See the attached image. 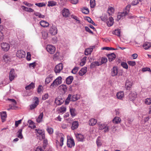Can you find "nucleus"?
Segmentation results:
<instances>
[{
  "mask_svg": "<svg viewBox=\"0 0 151 151\" xmlns=\"http://www.w3.org/2000/svg\"><path fill=\"white\" fill-rule=\"evenodd\" d=\"M108 12L109 14H110L111 12H113L114 11V9L113 7H111L110 8H109L108 9Z\"/></svg>",
  "mask_w": 151,
  "mask_h": 151,
  "instance_id": "338daca9",
  "label": "nucleus"
},
{
  "mask_svg": "<svg viewBox=\"0 0 151 151\" xmlns=\"http://www.w3.org/2000/svg\"><path fill=\"white\" fill-rule=\"evenodd\" d=\"M131 6V5H128L126 6L125 9L124 11L123 12L119 13L122 17H124L129 13Z\"/></svg>",
  "mask_w": 151,
  "mask_h": 151,
  "instance_id": "7ed1b4c3",
  "label": "nucleus"
},
{
  "mask_svg": "<svg viewBox=\"0 0 151 151\" xmlns=\"http://www.w3.org/2000/svg\"><path fill=\"white\" fill-rule=\"evenodd\" d=\"M21 8L23 10L27 12H34V10L31 8H28L24 6H22Z\"/></svg>",
  "mask_w": 151,
  "mask_h": 151,
  "instance_id": "b1692460",
  "label": "nucleus"
},
{
  "mask_svg": "<svg viewBox=\"0 0 151 151\" xmlns=\"http://www.w3.org/2000/svg\"><path fill=\"white\" fill-rule=\"evenodd\" d=\"M63 68V64L60 63L56 66L55 68V72L56 73H59Z\"/></svg>",
  "mask_w": 151,
  "mask_h": 151,
  "instance_id": "6e6552de",
  "label": "nucleus"
},
{
  "mask_svg": "<svg viewBox=\"0 0 151 151\" xmlns=\"http://www.w3.org/2000/svg\"><path fill=\"white\" fill-rule=\"evenodd\" d=\"M99 129L100 130H102L105 127L106 125L104 124H99Z\"/></svg>",
  "mask_w": 151,
  "mask_h": 151,
  "instance_id": "a18cd8bd",
  "label": "nucleus"
},
{
  "mask_svg": "<svg viewBox=\"0 0 151 151\" xmlns=\"http://www.w3.org/2000/svg\"><path fill=\"white\" fill-rule=\"evenodd\" d=\"M127 63L129 65L132 66H134L136 65V62L135 61H129Z\"/></svg>",
  "mask_w": 151,
  "mask_h": 151,
  "instance_id": "bf43d9fd",
  "label": "nucleus"
},
{
  "mask_svg": "<svg viewBox=\"0 0 151 151\" xmlns=\"http://www.w3.org/2000/svg\"><path fill=\"white\" fill-rule=\"evenodd\" d=\"M73 76H70L68 77L66 79V83L68 84H70L73 81Z\"/></svg>",
  "mask_w": 151,
  "mask_h": 151,
  "instance_id": "393cba45",
  "label": "nucleus"
},
{
  "mask_svg": "<svg viewBox=\"0 0 151 151\" xmlns=\"http://www.w3.org/2000/svg\"><path fill=\"white\" fill-rule=\"evenodd\" d=\"M87 68L86 67L82 68L79 72V74L81 76L83 75L87 71Z\"/></svg>",
  "mask_w": 151,
  "mask_h": 151,
  "instance_id": "4be33fe9",
  "label": "nucleus"
},
{
  "mask_svg": "<svg viewBox=\"0 0 151 151\" xmlns=\"http://www.w3.org/2000/svg\"><path fill=\"white\" fill-rule=\"evenodd\" d=\"M34 104H38L39 102V99L37 97H35L33 99Z\"/></svg>",
  "mask_w": 151,
  "mask_h": 151,
  "instance_id": "680f3d73",
  "label": "nucleus"
},
{
  "mask_svg": "<svg viewBox=\"0 0 151 151\" xmlns=\"http://www.w3.org/2000/svg\"><path fill=\"white\" fill-rule=\"evenodd\" d=\"M43 116V112L41 113L36 119L37 122L38 123H40L42 122Z\"/></svg>",
  "mask_w": 151,
  "mask_h": 151,
  "instance_id": "2f4dec72",
  "label": "nucleus"
},
{
  "mask_svg": "<svg viewBox=\"0 0 151 151\" xmlns=\"http://www.w3.org/2000/svg\"><path fill=\"white\" fill-rule=\"evenodd\" d=\"M95 47V46H93L92 48H88L86 49L85 51V54L87 55L90 54L92 51L93 48Z\"/></svg>",
  "mask_w": 151,
  "mask_h": 151,
  "instance_id": "aec40b11",
  "label": "nucleus"
},
{
  "mask_svg": "<svg viewBox=\"0 0 151 151\" xmlns=\"http://www.w3.org/2000/svg\"><path fill=\"white\" fill-rule=\"evenodd\" d=\"M67 144L68 147L70 148H71L72 147L74 146L75 143L73 139L71 138L68 139Z\"/></svg>",
  "mask_w": 151,
  "mask_h": 151,
  "instance_id": "1a4fd4ad",
  "label": "nucleus"
},
{
  "mask_svg": "<svg viewBox=\"0 0 151 151\" xmlns=\"http://www.w3.org/2000/svg\"><path fill=\"white\" fill-rule=\"evenodd\" d=\"M143 46L145 49L147 50L151 47V42H145Z\"/></svg>",
  "mask_w": 151,
  "mask_h": 151,
  "instance_id": "cd10ccee",
  "label": "nucleus"
},
{
  "mask_svg": "<svg viewBox=\"0 0 151 151\" xmlns=\"http://www.w3.org/2000/svg\"><path fill=\"white\" fill-rule=\"evenodd\" d=\"M118 73V68L117 66H114L111 69V75L114 77L117 75Z\"/></svg>",
  "mask_w": 151,
  "mask_h": 151,
  "instance_id": "423d86ee",
  "label": "nucleus"
},
{
  "mask_svg": "<svg viewBox=\"0 0 151 151\" xmlns=\"http://www.w3.org/2000/svg\"><path fill=\"white\" fill-rule=\"evenodd\" d=\"M96 143L98 146H100L101 145L102 142L100 137H98L96 141Z\"/></svg>",
  "mask_w": 151,
  "mask_h": 151,
  "instance_id": "a19ab883",
  "label": "nucleus"
},
{
  "mask_svg": "<svg viewBox=\"0 0 151 151\" xmlns=\"http://www.w3.org/2000/svg\"><path fill=\"white\" fill-rule=\"evenodd\" d=\"M82 12L85 14H88L89 13V9L86 7H83L81 9Z\"/></svg>",
  "mask_w": 151,
  "mask_h": 151,
  "instance_id": "58836bf2",
  "label": "nucleus"
},
{
  "mask_svg": "<svg viewBox=\"0 0 151 151\" xmlns=\"http://www.w3.org/2000/svg\"><path fill=\"white\" fill-rule=\"evenodd\" d=\"M71 17L73 19L76 20L78 21V23L79 24L80 23V21L79 20L77 16L73 15H72L71 16Z\"/></svg>",
  "mask_w": 151,
  "mask_h": 151,
  "instance_id": "0e129e2a",
  "label": "nucleus"
},
{
  "mask_svg": "<svg viewBox=\"0 0 151 151\" xmlns=\"http://www.w3.org/2000/svg\"><path fill=\"white\" fill-rule=\"evenodd\" d=\"M38 104H30L29 106V109L31 110H32L36 107Z\"/></svg>",
  "mask_w": 151,
  "mask_h": 151,
  "instance_id": "13d9d810",
  "label": "nucleus"
},
{
  "mask_svg": "<svg viewBox=\"0 0 151 151\" xmlns=\"http://www.w3.org/2000/svg\"><path fill=\"white\" fill-rule=\"evenodd\" d=\"M62 78L61 76H59L55 79L53 83L51 84L50 87L52 88L54 86H57L62 83Z\"/></svg>",
  "mask_w": 151,
  "mask_h": 151,
  "instance_id": "f257e3e1",
  "label": "nucleus"
},
{
  "mask_svg": "<svg viewBox=\"0 0 151 151\" xmlns=\"http://www.w3.org/2000/svg\"><path fill=\"white\" fill-rule=\"evenodd\" d=\"M47 132L50 134H52L53 132V129L51 127H48L47 129Z\"/></svg>",
  "mask_w": 151,
  "mask_h": 151,
  "instance_id": "09e8293b",
  "label": "nucleus"
},
{
  "mask_svg": "<svg viewBox=\"0 0 151 151\" xmlns=\"http://www.w3.org/2000/svg\"><path fill=\"white\" fill-rule=\"evenodd\" d=\"M35 5L39 7H42L43 6H45V4L44 3H36Z\"/></svg>",
  "mask_w": 151,
  "mask_h": 151,
  "instance_id": "69168bd1",
  "label": "nucleus"
},
{
  "mask_svg": "<svg viewBox=\"0 0 151 151\" xmlns=\"http://www.w3.org/2000/svg\"><path fill=\"white\" fill-rule=\"evenodd\" d=\"M121 65L124 68L127 69L128 68V65L125 62H122L121 63Z\"/></svg>",
  "mask_w": 151,
  "mask_h": 151,
  "instance_id": "8fccbe9b",
  "label": "nucleus"
},
{
  "mask_svg": "<svg viewBox=\"0 0 151 151\" xmlns=\"http://www.w3.org/2000/svg\"><path fill=\"white\" fill-rule=\"evenodd\" d=\"M53 77L52 74H50L48 75L46 78L45 81V84H48L52 80Z\"/></svg>",
  "mask_w": 151,
  "mask_h": 151,
  "instance_id": "dca6fc26",
  "label": "nucleus"
},
{
  "mask_svg": "<svg viewBox=\"0 0 151 151\" xmlns=\"http://www.w3.org/2000/svg\"><path fill=\"white\" fill-rule=\"evenodd\" d=\"M28 123L29 124L31 125L29 127L31 128H35L36 127V126L34 124V122L33 121L30 120H28Z\"/></svg>",
  "mask_w": 151,
  "mask_h": 151,
  "instance_id": "37998d69",
  "label": "nucleus"
},
{
  "mask_svg": "<svg viewBox=\"0 0 151 151\" xmlns=\"http://www.w3.org/2000/svg\"><path fill=\"white\" fill-rule=\"evenodd\" d=\"M80 96L79 95H74L72 97L71 96V101H74L78 100Z\"/></svg>",
  "mask_w": 151,
  "mask_h": 151,
  "instance_id": "7c9ffc66",
  "label": "nucleus"
},
{
  "mask_svg": "<svg viewBox=\"0 0 151 151\" xmlns=\"http://www.w3.org/2000/svg\"><path fill=\"white\" fill-rule=\"evenodd\" d=\"M90 6L91 8H93L96 5L95 0H90Z\"/></svg>",
  "mask_w": 151,
  "mask_h": 151,
  "instance_id": "49530a36",
  "label": "nucleus"
},
{
  "mask_svg": "<svg viewBox=\"0 0 151 151\" xmlns=\"http://www.w3.org/2000/svg\"><path fill=\"white\" fill-rule=\"evenodd\" d=\"M137 93L135 91H131L128 95V98L129 100L133 101L137 97Z\"/></svg>",
  "mask_w": 151,
  "mask_h": 151,
  "instance_id": "39448f33",
  "label": "nucleus"
},
{
  "mask_svg": "<svg viewBox=\"0 0 151 151\" xmlns=\"http://www.w3.org/2000/svg\"><path fill=\"white\" fill-rule=\"evenodd\" d=\"M22 119H20L15 122V127H17L18 126L19 124L21 123Z\"/></svg>",
  "mask_w": 151,
  "mask_h": 151,
  "instance_id": "e2e57ef3",
  "label": "nucleus"
},
{
  "mask_svg": "<svg viewBox=\"0 0 151 151\" xmlns=\"http://www.w3.org/2000/svg\"><path fill=\"white\" fill-rule=\"evenodd\" d=\"M17 76L14 69H12L10 71L9 75V79L11 81H12Z\"/></svg>",
  "mask_w": 151,
  "mask_h": 151,
  "instance_id": "f03ea898",
  "label": "nucleus"
},
{
  "mask_svg": "<svg viewBox=\"0 0 151 151\" xmlns=\"http://www.w3.org/2000/svg\"><path fill=\"white\" fill-rule=\"evenodd\" d=\"M97 123V120L94 119H91L89 121V124L90 126H94Z\"/></svg>",
  "mask_w": 151,
  "mask_h": 151,
  "instance_id": "c85d7f7f",
  "label": "nucleus"
},
{
  "mask_svg": "<svg viewBox=\"0 0 151 151\" xmlns=\"http://www.w3.org/2000/svg\"><path fill=\"white\" fill-rule=\"evenodd\" d=\"M78 68L77 67H74L71 71L72 73L75 74L78 71Z\"/></svg>",
  "mask_w": 151,
  "mask_h": 151,
  "instance_id": "5fc2aeb1",
  "label": "nucleus"
},
{
  "mask_svg": "<svg viewBox=\"0 0 151 151\" xmlns=\"http://www.w3.org/2000/svg\"><path fill=\"white\" fill-rule=\"evenodd\" d=\"M34 14L36 16L40 18H44L45 17L44 15H42L38 12H35Z\"/></svg>",
  "mask_w": 151,
  "mask_h": 151,
  "instance_id": "c03bdc74",
  "label": "nucleus"
},
{
  "mask_svg": "<svg viewBox=\"0 0 151 151\" xmlns=\"http://www.w3.org/2000/svg\"><path fill=\"white\" fill-rule=\"evenodd\" d=\"M121 121V119L119 117H115L113 120V122L115 124H118Z\"/></svg>",
  "mask_w": 151,
  "mask_h": 151,
  "instance_id": "c756f323",
  "label": "nucleus"
},
{
  "mask_svg": "<svg viewBox=\"0 0 151 151\" xmlns=\"http://www.w3.org/2000/svg\"><path fill=\"white\" fill-rule=\"evenodd\" d=\"M142 70L143 72H145L147 71L151 72V70H150V68L147 67L143 68L142 69Z\"/></svg>",
  "mask_w": 151,
  "mask_h": 151,
  "instance_id": "774afa93",
  "label": "nucleus"
},
{
  "mask_svg": "<svg viewBox=\"0 0 151 151\" xmlns=\"http://www.w3.org/2000/svg\"><path fill=\"white\" fill-rule=\"evenodd\" d=\"M60 87L64 92L66 91L67 90V88L66 85L62 84L60 86Z\"/></svg>",
  "mask_w": 151,
  "mask_h": 151,
  "instance_id": "3c124183",
  "label": "nucleus"
},
{
  "mask_svg": "<svg viewBox=\"0 0 151 151\" xmlns=\"http://www.w3.org/2000/svg\"><path fill=\"white\" fill-rule=\"evenodd\" d=\"M132 85V83L129 80H126L125 85V88L127 90H130Z\"/></svg>",
  "mask_w": 151,
  "mask_h": 151,
  "instance_id": "f8f14e48",
  "label": "nucleus"
},
{
  "mask_svg": "<svg viewBox=\"0 0 151 151\" xmlns=\"http://www.w3.org/2000/svg\"><path fill=\"white\" fill-rule=\"evenodd\" d=\"M107 24L109 27H110L113 24V19L112 17L109 18V20L107 22Z\"/></svg>",
  "mask_w": 151,
  "mask_h": 151,
  "instance_id": "72a5a7b5",
  "label": "nucleus"
},
{
  "mask_svg": "<svg viewBox=\"0 0 151 151\" xmlns=\"http://www.w3.org/2000/svg\"><path fill=\"white\" fill-rule=\"evenodd\" d=\"M1 47L2 49L5 51H8L10 48L9 45L6 42H3L1 44Z\"/></svg>",
  "mask_w": 151,
  "mask_h": 151,
  "instance_id": "9d476101",
  "label": "nucleus"
},
{
  "mask_svg": "<svg viewBox=\"0 0 151 151\" xmlns=\"http://www.w3.org/2000/svg\"><path fill=\"white\" fill-rule=\"evenodd\" d=\"M16 55L19 58H24L25 55V52L23 50H20L17 51Z\"/></svg>",
  "mask_w": 151,
  "mask_h": 151,
  "instance_id": "0eeeda50",
  "label": "nucleus"
},
{
  "mask_svg": "<svg viewBox=\"0 0 151 151\" xmlns=\"http://www.w3.org/2000/svg\"><path fill=\"white\" fill-rule=\"evenodd\" d=\"M17 104H9V108H7L8 110H9L11 109L16 110L19 109L20 107L17 106Z\"/></svg>",
  "mask_w": 151,
  "mask_h": 151,
  "instance_id": "a211bd4d",
  "label": "nucleus"
},
{
  "mask_svg": "<svg viewBox=\"0 0 151 151\" xmlns=\"http://www.w3.org/2000/svg\"><path fill=\"white\" fill-rule=\"evenodd\" d=\"M35 87V84L33 83H31L25 87V88L27 90H29L32 88H33Z\"/></svg>",
  "mask_w": 151,
  "mask_h": 151,
  "instance_id": "473e14b6",
  "label": "nucleus"
},
{
  "mask_svg": "<svg viewBox=\"0 0 151 151\" xmlns=\"http://www.w3.org/2000/svg\"><path fill=\"white\" fill-rule=\"evenodd\" d=\"M47 50L51 54H53L55 50V48L53 45H47L46 48Z\"/></svg>",
  "mask_w": 151,
  "mask_h": 151,
  "instance_id": "20e7f679",
  "label": "nucleus"
},
{
  "mask_svg": "<svg viewBox=\"0 0 151 151\" xmlns=\"http://www.w3.org/2000/svg\"><path fill=\"white\" fill-rule=\"evenodd\" d=\"M116 96L118 99H121L124 96V92L121 91L118 92L116 94Z\"/></svg>",
  "mask_w": 151,
  "mask_h": 151,
  "instance_id": "5701e85b",
  "label": "nucleus"
},
{
  "mask_svg": "<svg viewBox=\"0 0 151 151\" xmlns=\"http://www.w3.org/2000/svg\"><path fill=\"white\" fill-rule=\"evenodd\" d=\"M107 61V58L105 57H102L101 59V64L106 63Z\"/></svg>",
  "mask_w": 151,
  "mask_h": 151,
  "instance_id": "603ef678",
  "label": "nucleus"
},
{
  "mask_svg": "<svg viewBox=\"0 0 151 151\" xmlns=\"http://www.w3.org/2000/svg\"><path fill=\"white\" fill-rule=\"evenodd\" d=\"M49 32L52 35H55L57 32V29L55 26L52 25L49 30Z\"/></svg>",
  "mask_w": 151,
  "mask_h": 151,
  "instance_id": "9b49d317",
  "label": "nucleus"
},
{
  "mask_svg": "<svg viewBox=\"0 0 151 151\" xmlns=\"http://www.w3.org/2000/svg\"><path fill=\"white\" fill-rule=\"evenodd\" d=\"M40 23L42 27H47L49 25V24L48 22L43 20L41 21Z\"/></svg>",
  "mask_w": 151,
  "mask_h": 151,
  "instance_id": "a878e982",
  "label": "nucleus"
},
{
  "mask_svg": "<svg viewBox=\"0 0 151 151\" xmlns=\"http://www.w3.org/2000/svg\"><path fill=\"white\" fill-rule=\"evenodd\" d=\"M107 56L108 57L109 61L110 62L112 61L116 58L115 54L114 53H112L111 54H109L107 55Z\"/></svg>",
  "mask_w": 151,
  "mask_h": 151,
  "instance_id": "f3484780",
  "label": "nucleus"
},
{
  "mask_svg": "<svg viewBox=\"0 0 151 151\" xmlns=\"http://www.w3.org/2000/svg\"><path fill=\"white\" fill-rule=\"evenodd\" d=\"M67 0H60V4L61 6H63L65 5L67 1Z\"/></svg>",
  "mask_w": 151,
  "mask_h": 151,
  "instance_id": "052dcab7",
  "label": "nucleus"
},
{
  "mask_svg": "<svg viewBox=\"0 0 151 151\" xmlns=\"http://www.w3.org/2000/svg\"><path fill=\"white\" fill-rule=\"evenodd\" d=\"M56 3L53 1H50L48 2L47 6H52L56 5Z\"/></svg>",
  "mask_w": 151,
  "mask_h": 151,
  "instance_id": "ea45409f",
  "label": "nucleus"
},
{
  "mask_svg": "<svg viewBox=\"0 0 151 151\" xmlns=\"http://www.w3.org/2000/svg\"><path fill=\"white\" fill-rule=\"evenodd\" d=\"M7 101H9V103H13L14 104H17L16 101L13 99H8Z\"/></svg>",
  "mask_w": 151,
  "mask_h": 151,
  "instance_id": "4d7b16f0",
  "label": "nucleus"
},
{
  "mask_svg": "<svg viewBox=\"0 0 151 151\" xmlns=\"http://www.w3.org/2000/svg\"><path fill=\"white\" fill-rule=\"evenodd\" d=\"M113 34L117 36H119L120 35V31L119 29H115L114 31L113 32Z\"/></svg>",
  "mask_w": 151,
  "mask_h": 151,
  "instance_id": "de8ad7c7",
  "label": "nucleus"
},
{
  "mask_svg": "<svg viewBox=\"0 0 151 151\" xmlns=\"http://www.w3.org/2000/svg\"><path fill=\"white\" fill-rule=\"evenodd\" d=\"M76 137L78 141L81 142L83 141L85 138L84 136L81 134H76Z\"/></svg>",
  "mask_w": 151,
  "mask_h": 151,
  "instance_id": "6ab92c4d",
  "label": "nucleus"
},
{
  "mask_svg": "<svg viewBox=\"0 0 151 151\" xmlns=\"http://www.w3.org/2000/svg\"><path fill=\"white\" fill-rule=\"evenodd\" d=\"M71 95L69 94L65 101V104H68L70 101H71Z\"/></svg>",
  "mask_w": 151,
  "mask_h": 151,
  "instance_id": "79ce46f5",
  "label": "nucleus"
},
{
  "mask_svg": "<svg viewBox=\"0 0 151 151\" xmlns=\"http://www.w3.org/2000/svg\"><path fill=\"white\" fill-rule=\"evenodd\" d=\"M4 58L5 61L7 63L10 61L11 56L9 55L5 54L4 55Z\"/></svg>",
  "mask_w": 151,
  "mask_h": 151,
  "instance_id": "bb28decb",
  "label": "nucleus"
},
{
  "mask_svg": "<svg viewBox=\"0 0 151 151\" xmlns=\"http://www.w3.org/2000/svg\"><path fill=\"white\" fill-rule=\"evenodd\" d=\"M35 130L41 136L42 139H45V136L44 131L43 130L36 129Z\"/></svg>",
  "mask_w": 151,
  "mask_h": 151,
  "instance_id": "2eb2a0df",
  "label": "nucleus"
},
{
  "mask_svg": "<svg viewBox=\"0 0 151 151\" xmlns=\"http://www.w3.org/2000/svg\"><path fill=\"white\" fill-rule=\"evenodd\" d=\"M101 18L102 20L104 22L106 21L107 19V16L105 14L103 15L101 17Z\"/></svg>",
  "mask_w": 151,
  "mask_h": 151,
  "instance_id": "864d4df0",
  "label": "nucleus"
},
{
  "mask_svg": "<svg viewBox=\"0 0 151 151\" xmlns=\"http://www.w3.org/2000/svg\"><path fill=\"white\" fill-rule=\"evenodd\" d=\"M87 57L86 56H84L83 59L81 60V62L80 63V65L81 66H83L84 65L86 61Z\"/></svg>",
  "mask_w": 151,
  "mask_h": 151,
  "instance_id": "f704fd0d",
  "label": "nucleus"
},
{
  "mask_svg": "<svg viewBox=\"0 0 151 151\" xmlns=\"http://www.w3.org/2000/svg\"><path fill=\"white\" fill-rule=\"evenodd\" d=\"M66 108L64 106H62L60 108H58V113H62L65 112L66 110Z\"/></svg>",
  "mask_w": 151,
  "mask_h": 151,
  "instance_id": "4c0bfd02",
  "label": "nucleus"
},
{
  "mask_svg": "<svg viewBox=\"0 0 151 151\" xmlns=\"http://www.w3.org/2000/svg\"><path fill=\"white\" fill-rule=\"evenodd\" d=\"M22 129H20L17 132V137L20 139H22L23 137L22 134Z\"/></svg>",
  "mask_w": 151,
  "mask_h": 151,
  "instance_id": "e433bc0d",
  "label": "nucleus"
},
{
  "mask_svg": "<svg viewBox=\"0 0 151 151\" xmlns=\"http://www.w3.org/2000/svg\"><path fill=\"white\" fill-rule=\"evenodd\" d=\"M70 114L72 117L75 116L76 115L75 109L73 108H70Z\"/></svg>",
  "mask_w": 151,
  "mask_h": 151,
  "instance_id": "c9c22d12",
  "label": "nucleus"
},
{
  "mask_svg": "<svg viewBox=\"0 0 151 151\" xmlns=\"http://www.w3.org/2000/svg\"><path fill=\"white\" fill-rule=\"evenodd\" d=\"M0 115L2 122H4L6 121V119L7 117L6 112L5 111L1 112H0Z\"/></svg>",
  "mask_w": 151,
  "mask_h": 151,
  "instance_id": "ddd939ff",
  "label": "nucleus"
},
{
  "mask_svg": "<svg viewBox=\"0 0 151 151\" xmlns=\"http://www.w3.org/2000/svg\"><path fill=\"white\" fill-rule=\"evenodd\" d=\"M79 125L78 121H74L72 124L71 129L73 130L76 129L78 128Z\"/></svg>",
  "mask_w": 151,
  "mask_h": 151,
  "instance_id": "412c9836",
  "label": "nucleus"
},
{
  "mask_svg": "<svg viewBox=\"0 0 151 151\" xmlns=\"http://www.w3.org/2000/svg\"><path fill=\"white\" fill-rule=\"evenodd\" d=\"M62 14L64 17H67L69 16V11L68 9H64L62 11Z\"/></svg>",
  "mask_w": 151,
  "mask_h": 151,
  "instance_id": "4468645a",
  "label": "nucleus"
},
{
  "mask_svg": "<svg viewBox=\"0 0 151 151\" xmlns=\"http://www.w3.org/2000/svg\"><path fill=\"white\" fill-rule=\"evenodd\" d=\"M145 104H151V97L146 99L145 101Z\"/></svg>",
  "mask_w": 151,
  "mask_h": 151,
  "instance_id": "6e6d98bb",
  "label": "nucleus"
}]
</instances>
